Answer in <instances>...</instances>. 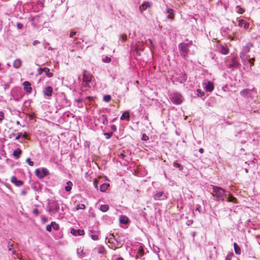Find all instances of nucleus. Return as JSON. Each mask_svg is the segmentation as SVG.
Here are the masks:
<instances>
[{"label": "nucleus", "mask_w": 260, "mask_h": 260, "mask_svg": "<svg viewBox=\"0 0 260 260\" xmlns=\"http://www.w3.org/2000/svg\"><path fill=\"white\" fill-rule=\"evenodd\" d=\"M212 188V196L215 198L216 201H223L226 198V194H225L226 191L222 188L215 186L211 185Z\"/></svg>", "instance_id": "obj_1"}, {"label": "nucleus", "mask_w": 260, "mask_h": 260, "mask_svg": "<svg viewBox=\"0 0 260 260\" xmlns=\"http://www.w3.org/2000/svg\"><path fill=\"white\" fill-rule=\"evenodd\" d=\"M192 44V41H190L188 43H181L178 45L179 51L182 57H186L188 56L189 52V47Z\"/></svg>", "instance_id": "obj_2"}, {"label": "nucleus", "mask_w": 260, "mask_h": 260, "mask_svg": "<svg viewBox=\"0 0 260 260\" xmlns=\"http://www.w3.org/2000/svg\"><path fill=\"white\" fill-rule=\"evenodd\" d=\"M253 47V44L251 42L247 43L242 48V50L240 53V57L242 60L245 59V58H248L250 57V55L247 54L250 51L252 48Z\"/></svg>", "instance_id": "obj_3"}, {"label": "nucleus", "mask_w": 260, "mask_h": 260, "mask_svg": "<svg viewBox=\"0 0 260 260\" xmlns=\"http://www.w3.org/2000/svg\"><path fill=\"white\" fill-rule=\"evenodd\" d=\"M93 75L90 73L87 72L86 71H84L83 76V84L85 87L89 88V83L91 81Z\"/></svg>", "instance_id": "obj_4"}, {"label": "nucleus", "mask_w": 260, "mask_h": 260, "mask_svg": "<svg viewBox=\"0 0 260 260\" xmlns=\"http://www.w3.org/2000/svg\"><path fill=\"white\" fill-rule=\"evenodd\" d=\"M35 175L40 179L44 178L49 174L48 170L43 168L42 169H37L35 171Z\"/></svg>", "instance_id": "obj_5"}, {"label": "nucleus", "mask_w": 260, "mask_h": 260, "mask_svg": "<svg viewBox=\"0 0 260 260\" xmlns=\"http://www.w3.org/2000/svg\"><path fill=\"white\" fill-rule=\"evenodd\" d=\"M171 100L173 103L176 105H179L182 102V97L178 93H175L171 97Z\"/></svg>", "instance_id": "obj_6"}, {"label": "nucleus", "mask_w": 260, "mask_h": 260, "mask_svg": "<svg viewBox=\"0 0 260 260\" xmlns=\"http://www.w3.org/2000/svg\"><path fill=\"white\" fill-rule=\"evenodd\" d=\"M203 86L207 91L211 92L214 89V84L211 81L205 80L203 82Z\"/></svg>", "instance_id": "obj_7"}, {"label": "nucleus", "mask_w": 260, "mask_h": 260, "mask_svg": "<svg viewBox=\"0 0 260 260\" xmlns=\"http://www.w3.org/2000/svg\"><path fill=\"white\" fill-rule=\"evenodd\" d=\"M153 198L155 200H164L167 199V197L163 191H159L154 195Z\"/></svg>", "instance_id": "obj_8"}, {"label": "nucleus", "mask_w": 260, "mask_h": 260, "mask_svg": "<svg viewBox=\"0 0 260 260\" xmlns=\"http://www.w3.org/2000/svg\"><path fill=\"white\" fill-rule=\"evenodd\" d=\"M71 234L75 236H83L84 235L85 232L83 230H76L75 229H72L70 232Z\"/></svg>", "instance_id": "obj_9"}, {"label": "nucleus", "mask_w": 260, "mask_h": 260, "mask_svg": "<svg viewBox=\"0 0 260 260\" xmlns=\"http://www.w3.org/2000/svg\"><path fill=\"white\" fill-rule=\"evenodd\" d=\"M152 3L148 2H144L140 6L139 9L141 12L146 10L147 8L151 7Z\"/></svg>", "instance_id": "obj_10"}, {"label": "nucleus", "mask_w": 260, "mask_h": 260, "mask_svg": "<svg viewBox=\"0 0 260 260\" xmlns=\"http://www.w3.org/2000/svg\"><path fill=\"white\" fill-rule=\"evenodd\" d=\"M219 51L223 55H226L229 52V49L226 46L220 45L218 47Z\"/></svg>", "instance_id": "obj_11"}, {"label": "nucleus", "mask_w": 260, "mask_h": 260, "mask_svg": "<svg viewBox=\"0 0 260 260\" xmlns=\"http://www.w3.org/2000/svg\"><path fill=\"white\" fill-rule=\"evenodd\" d=\"M23 85L24 86V90L27 92V93H31L32 91V88L31 87V84L28 81H24L23 83Z\"/></svg>", "instance_id": "obj_12"}, {"label": "nucleus", "mask_w": 260, "mask_h": 260, "mask_svg": "<svg viewBox=\"0 0 260 260\" xmlns=\"http://www.w3.org/2000/svg\"><path fill=\"white\" fill-rule=\"evenodd\" d=\"M254 89H255L254 88H252V89H247V88L244 89L240 91V93L241 95H242V96L245 97V98H248V95H249L250 94V93L252 91L254 90Z\"/></svg>", "instance_id": "obj_13"}, {"label": "nucleus", "mask_w": 260, "mask_h": 260, "mask_svg": "<svg viewBox=\"0 0 260 260\" xmlns=\"http://www.w3.org/2000/svg\"><path fill=\"white\" fill-rule=\"evenodd\" d=\"M89 232H90V234H89L90 237L93 240L96 241V240H99V234H100V233L99 231H94L91 230L89 231Z\"/></svg>", "instance_id": "obj_14"}, {"label": "nucleus", "mask_w": 260, "mask_h": 260, "mask_svg": "<svg viewBox=\"0 0 260 260\" xmlns=\"http://www.w3.org/2000/svg\"><path fill=\"white\" fill-rule=\"evenodd\" d=\"M44 95L47 96H51L53 93V88L51 86H47L43 90Z\"/></svg>", "instance_id": "obj_15"}, {"label": "nucleus", "mask_w": 260, "mask_h": 260, "mask_svg": "<svg viewBox=\"0 0 260 260\" xmlns=\"http://www.w3.org/2000/svg\"><path fill=\"white\" fill-rule=\"evenodd\" d=\"M11 181L17 186H20L23 184V182L21 180H18L15 176H12L11 177Z\"/></svg>", "instance_id": "obj_16"}, {"label": "nucleus", "mask_w": 260, "mask_h": 260, "mask_svg": "<svg viewBox=\"0 0 260 260\" xmlns=\"http://www.w3.org/2000/svg\"><path fill=\"white\" fill-rule=\"evenodd\" d=\"M40 71H43L45 73L46 75L48 77H51L53 76V73L50 72V70L48 68H40L38 70L39 74H41Z\"/></svg>", "instance_id": "obj_17"}, {"label": "nucleus", "mask_w": 260, "mask_h": 260, "mask_svg": "<svg viewBox=\"0 0 260 260\" xmlns=\"http://www.w3.org/2000/svg\"><path fill=\"white\" fill-rule=\"evenodd\" d=\"M238 25L240 27H243L245 29H248L249 26V23L244 20H239Z\"/></svg>", "instance_id": "obj_18"}, {"label": "nucleus", "mask_w": 260, "mask_h": 260, "mask_svg": "<svg viewBox=\"0 0 260 260\" xmlns=\"http://www.w3.org/2000/svg\"><path fill=\"white\" fill-rule=\"evenodd\" d=\"M166 12L169 14V15L167 16L168 19H172L174 18V11L173 9L171 8H167L166 9Z\"/></svg>", "instance_id": "obj_19"}, {"label": "nucleus", "mask_w": 260, "mask_h": 260, "mask_svg": "<svg viewBox=\"0 0 260 260\" xmlns=\"http://www.w3.org/2000/svg\"><path fill=\"white\" fill-rule=\"evenodd\" d=\"M108 242L113 243V240L116 242L117 245H119L118 244V241L117 239L115 238L114 234H110L108 237Z\"/></svg>", "instance_id": "obj_20"}, {"label": "nucleus", "mask_w": 260, "mask_h": 260, "mask_svg": "<svg viewBox=\"0 0 260 260\" xmlns=\"http://www.w3.org/2000/svg\"><path fill=\"white\" fill-rule=\"evenodd\" d=\"M21 153H22V151H21V149L20 148H17L14 151L13 154V156L16 158L17 159V158H19L20 155L21 154Z\"/></svg>", "instance_id": "obj_21"}, {"label": "nucleus", "mask_w": 260, "mask_h": 260, "mask_svg": "<svg viewBox=\"0 0 260 260\" xmlns=\"http://www.w3.org/2000/svg\"><path fill=\"white\" fill-rule=\"evenodd\" d=\"M234 248L235 250V252L237 255H240L241 253V248L236 243H234Z\"/></svg>", "instance_id": "obj_22"}, {"label": "nucleus", "mask_w": 260, "mask_h": 260, "mask_svg": "<svg viewBox=\"0 0 260 260\" xmlns=\"http://www.w3.org/2000/svg\"><path fill=\"white\" fill-rule=\"evenodd\" d=\"M127 118V120H129V113L128 111H125L120 117V120H123Z\"/></svg>", "instance_id": "obj_23"}, {"label": "nucleus", "mask_w": 260, "mask_h": 260, "mask_svg": "<svg viewBox=\"0 0 260 260\" xmlns=\"http://www.w3.org/2000/svg\"><path fill=\"white\" fill-rule=\"evenodd\" d=\"M14 68L19 69L21 66V61L19 59H17L14 60L13 64Z\"/></svg>", "instance_id": "obj_24"}, {"label": "nucleus", "mask_w": 260, "mask_h": 260, "mask_svg": "<svg viewBox=\"0 0 260 260\" xmlns=\"http://www.w3.org/2000/svg\"><path fill=\"white\" fill-rule=\"evenodd\" d=\"M99 120L100 122L102 123L103 124H106V122L107 121V118L106 115H102L100 116L99 118Z\"/></svg>", "instance_id": "obj_25"}, {"label": "nucleus", "mask_w": 260, "mask_h": 260, "mask_svg": "<svg viewBox=\"0 0 260 260\" xmlns=\"http://www.w3.org/2000/svg\"><path fill=\"white\" fill-rule=\"evenodd\" d=\"M73 186V183L71 181H68L67 182L66 186H65V190L67 191H70L71 190Z\"/></svg>", "instance_id": "obj_26"}, {"label": "nucleus", "mask_w": 260, "mask_h": 260, "mask_svg": "<svg viewBox=\"0 0 260 260\" xmlns=\"http://www.w3.org/2000/svg\"><path fill=\"white\" fill-rule=\"evenodd\" d=\"M226 201H227V202H233L234 203H237V199L231 194H229V196L227 198Z\"/></svg>", "instance_id": "obj_27"}, {"label": "nucleus", "mask_w": 260, "mask_h": 260, "mask_svg": "<svg viewBox=\"0 0 260 260\" xmlns=\"http://www.w3.org/2000/svg\"><path fill=\"white\" fill-rule=\"evenodd\" d=\"M238 62L236 58H232V63L228 64L229 68L237 67L238 66Z\"/></svg>", "instance_id": "obj_28"}, {"label": "nucleus", "mask_w": 260, "mask_h": 260, "mask_svg": "<svg viewBox=\"0 0 260 260\" xmlns=\"http://www.w3.org/2000/svg\"><path fill=\"white\" fill-rule=\"evenodd\" d=\"M109 185L107 183H103L100 186V190L102 192H105L108 189Z\"/></svg>", "instance_id": "obj_29"}, {"label": "nucleus", "mask_w": 260, "mask_h": 260, "mask_svg": "<svg viewBox=\"0 0 260 260\" xmlns=\"http://www.w3.org/2000/svg\"><path fill=\"white\" fill-rule=\"evenodd\" d=\"M120 223L126 224L127 223L128 219L125 216H121L119 218Z\"/></svg>", "instance_id": "obj_30"}, {"label": "nucleus", "mask_w": 260, "mask_h": 260, "mask_svg": "<svg viewBox=\"0 0 260 260\" xmlns=\"http://www.w3.org/2000/svg\"><path fill=\"white\" fill-rule=\"evenodd\" d=\"M246 60H247L250 66L254 65V61H255V58L254 57H249L248 58H245V59H243L242 62L245 61Z\"/></svg>", "instance_id": "obj_31"}, {"label": "nucleus", "mask_w": 260, "mask_h": 260, "mask_svg": "<svg viewBox=\"0 0 260 260\" xmlns=\"http://www.w3.org/2000/svg\"><path fill=\"white\" fill-rule=\"evenodd\" d=\"M246 60H247L250 66L254 65V61H255V58L254 57H249L248 58H245V59H243L242 62L245 61Z\"/></svg>", "instance_id": "obj_32"}, {"label": "nucleus", "mask_w": 260, "mask_h": 260, "mask_svg": "<svg viewBox=\"0 0 260 260\" xmlns=\"http://www.w3.org/2000/svg\"><path fill=\"white\" fill-rule=\"evenodd\" d=\"M109 209V206L107 205H102L100 207V210L104 212L107 211Z\"/></svg>", "instance_id": "obj_33"}, {"label": "nucleus", "mask_w": 260, "mask_h": 260, "mask_svg": "<svg viewBox=\"0 0 260 260\" xmlns=\"http://www.w3.org/2000/svg\"><path fill=\"white\" fill-rule=\"evenodd\" d=\"M236 11L239 14H242L245 12V10L241 8L239 6H237L236 8Z\"/></svg>", "instance_id": "obj_34"}, {"label": "nucleus", "mask_w": 260, "mask_h": 260, "mask_svg": "<svg viewBox=\"0 0 260 260\" xmlns=\"http://www.w3.org/2000/svg\"><path fill=\"white\" fill-rule=\"evenodd\" d=\"M55 223V222L54 221H52L51 222V224H49L48 225H47L46 226V230L48 232H51V230H52V225H53V224Z\"/></svg>", "instance_id": "obj_35"}, {"label": "nucleus", "mask_w": 260, "mask_h": 260, "mask_svg": "<svg viewBox=\"0 0 260 260\" xmlns=\"http://www.w3.org/2000/svg\"><path fill=\"white\" fill-rule=\"evenodd\" d=\"M85 208V205L83 204H79L76 207V209L77 210H79V209H84Z\"/></svg>", "instance_id": "obj_36"}, {"label": "nucleus", "mask_w": 260, "mask_h": 260, "mask_svg": "<svg viewBox=\"0 0 260 260\" xmlns=\"http://www.w3.org/2000/svg\"><path fill=\"white\" fill-rule=\"evenodd\" d=\"M111 97L110 95H106L104 96V100L106 102H109L111 101Z\"/></svg>", "instance_id": "obj_37"}, {"label": "nucleus", "mask_w": 260, "mask_h": 260, "mask_svg": "<svg viewBox=\"0 0 260 260\" xmlns=\"http://www.w3.org/2000/svg\"><path fill=\"white\" fill-rule=\"evenodd\" d=\"M103 62H107V63H109L111 62V59L110 57H109L108 56H105V57H104L103 58Z\"/></svg>", "instance_id": "obj_38"}, {"label": "nucleus", "mask_w": 260, "mask_h": 260, "mask_svg": "<svg viewBox=\"0 0 260 260\" xmlns=\"http://www.w3.org/2000/svg\"><path fill=\"white\" fill-rule=\"evenodd\" d=\"M113 133L112 132L111 133H105L104 134V135L105 136L106 138L107 139H110L113 135Z\"/></svg>", "instance_id": "obj_39"}, {"label": "nucleus", "mask_w": 260, "mask_h": 260, "mask_svg": "<svg viewBox=\"0 0 260 260\" xmlns=\"http://www.w3.org/2000/svg\"><path fill=\"white\" fill-rule=\"evenodd\" d=\"M234 254L233 253H230L227 255L226 256L225 260H231Z\"/></svg>", "instance_id": "obj_40"}, {"label": "nucleus", "mask_w": 260, "mask_h": 260, "mask_svg": "<svg viewBox=\"0 0 260 260\" xmlns=\"http://www.w3.org/2000/svg\"><path fill=\"white\" fill-rule=\"evenodd\" d=\"M197 92L199 96H202L204 95V92L200 89H197Z\"/></svg>", "instance_id": "obj_41"}, {"label": "nucleus", "mask_w": 260, "mask_h": 260, "mask_svg": "<svg viewBox=\"0 0 260 260\" xmlns=\"http://www.w3.org/2000/svg\"><path fill=\"white\" fill-rule=\"evenodd\" d=\"M4 118H5L4 113H3V112L0 111V123H1L2 122V121L4 119Z\"/></svg>", "instance_id": "obj_42"}, {"label": "nucleus", "mask_w": 260, "mask_h": 260, "mask_svg": "<svg viewBox=\"0 0 260 260\" xmlns=\"http://www.w3.org/2000/svg\"><path fill=\"white\" fill-rule=\"evenodd\" d=\"M26 161L28 163V164L30 166H33L34 162L31 160L30 158H27L26 160Z\"/></svg>", "instance_id": "obj_43"}, {"label": "nucleus", "mask_w": 260, "mask_h": 260, "mask_svg": "<svg viewBox=\"0 0 260 260\" xmlns=\"http://www.w3.org/2000/svg\"><path fill=\"white\" fill-rule=\"evenodd\" d=\"M98 184H99L98 180L96 179H94V180L93 181V185L96 189H98Z\"/></svg>", "instance_id": "obj_44"}, {"label": "nucleus", "mask_w": 260, "mask_h": 260, "mask_svg": "<svg viewBox=\"0 0 260 260\" xmlns=\"http://www.w3.org/2000/svg\"><path fill=\"white\" fill-rule=\"evenodd\" d=\"M52 227L53 229V230H54L55 231L58 230L59 229L58 224H56L55 222V223L53 224V225H52Z\"/></svg>", "instance_id": "obj_45"}, {"label": "nucleus", "mask_w": 260, "mask_h": 260, "mask_svg": "<svg viewBox=\"0 0 260 260\" xmlns=\"http://www.w3.org/2000/svg\"><path fill=\"white\" fill-rule=\"evenodd\" d=\"M149 139L148 137L145 134H144L142 135V140L143 141H147Z\"/></svg>", "instance_id": "obj_46"}, {"label": "nucleus", "mask_w": 260, "mask_h": 260, "mask_svg": "<svg viewBox=\"0 0 260 260\" xmlns=\"http://www.w3.org/2000/svg\"><path fill=\"white\" fill-rule=\"evenodd\" d=\"M13 243H11L10 242H9L8 243V250L9 251H11L12 250V247H13Z\"/></svg>", "instance_id": "obj_47"}, {"label": "nucleus", "mask_w": 260, "mask_h": 260, "mask_svg": "<svg viewBox=\"0 0 260 260\" xmlns=\"http://www.w3.org/2000/svg\"><path fill=\"white\" fill-rule=\"evenodd\" d=\"M140 45H141V43H139V44H136V49H140L141 50H143L144 48L141 47Z\"/></svg>", "instance_id": "obj_48"}, {"label": "nucleus", "mask_w": 260, "mask_h": 260, "mask_svg": "<svg viewBox=\"0 0 260 260\" xmlns=\"http://www.w3.org/2000/svg\"><path fill=\"white\" fill-rule=\"evenodd\" d=\"M193 222V220L192 219H189V220H188L186 222V224L188 225V226H189V225H191Z\"/></svg>", "instance_id": "obj_49"}, {"label": "nucleus", "mask_w": 260, "mask_h": 260, "mask_svg": "<svg viewBox=\"0 0 260 260\" xmlns=\"http://www.w3.org/2000/svg\"><path fill=\"white\" fill-rule=\"evenodd\" d=\"M174 166L175 167H177V168H179L180 170L181 169L182 166H181L180 164H178V163H177V162H175V163L174 164Z\"/></svg>", "instance_id": "obj_50"}, {"label": "nucleus", "mask_w": 260, "mask_h": 260, "mask_svg": "<svg viewBox=\"0 0 260 260\" xmlns=\"http://www.w3.org/2000/svg\"><path fill=\"white\" fill-rule=\"evenodd\" d=\"M22 133H19L17 136L15 137L16 140H18L21 137H22Z\"/></svg>", "instance_id": "obj_51"}, {"label": "nucleus", "mask_w": 260, "mask_h": 260, "mask_svg": "<svg viewBox=\"0 0 260 260\" xmlns=\"http://www.w3.org/2000/svg\"><path fill=\"white\" fill-rule=\"evenodd\" d=\"M17 26L19 29H22L23 27V24L21 23H17Z\"/></svg>", "instance_id": "obj_52"}, {"label": "nucleus", "mask_w": 260, "mask_h": 260, "mask_svg": "<svg viewBox=\"0 0 260 260\" xmlns=\"http://www.w3.org/2000/svg\"><path fill=\"white\" fill-rule=\"evenodd\" d=\"M122 39L123 41H125L127 40V36L125 34L122 35Z\"/></svg>", "instance_id": "obj_53"}, {"label": "nucleus", "mask_w": 260, "mask_h": 260, "mask_svg": "<svg viewBox=\"0 0 260 260\" xmlns=\"http://www.w3.org/2000/svg\"><path fill=\"white\" fill-rule=\"evenodd\" d=\"M76 31H71L70 32V37L71 38H72L73 36H74L75 35H76Z\"/></svg>", "instance_id": "obj_54"}, {"label": "nucleus", "mask_w": 260, "mask_h": 260, "mask_svg": "<svg viewBox=\"0 0 260 260\" xmlns=\"http://www.w3.org/2000/svg\"><path fill=\"white\" fill-rule=\"evenodd\" d=\"M148 42H149V45L151 47H154V45L153 44V42H152V40L151 39H148Z\"/></svg>", "instance_id": "obj_55"}, {"label": "nucleus", "mask_w": 260, "mask_h": 260, "mask_svg": "<svg viewBox=\"0 0 260 260\" xmlns=\"http://www.w3.org/2000/svg\"><path fill=\"white\" fill-rule=\"evenodd\" d=\"M32 213L34 214L38 215L39 214V211L37 209H35L33 210Z\"/></svg>", "instance_id": "obj_56"}, {"label": "nucleus", "mask_w": 260, "mask_h": 260, "mask_svg": "<svg viewBox=\"0 0 260 260\" xmlns=\"http://www.w3.org/2000/svg\"><path fill=\"white\" fill-rule=\"evenodd\" d=\"M40 43V42L39 41H37V40H35L32 43V45L34 46H36V45L37 44H39Z\"/></svg>", "instance_id": "obj_57"}, {"label": "nucleus", "mask_w": 260, "mask_h": 260, "mask_svg": "<svg viewBox=\"0 0 260 260\" xmlns=\"http://www.w3.org/2000/svg\"><path fill=\"white\" fill-rule=\"evenodd\" d=\"M119 156L122 158H124L125 157V155L123 153L119 154Z\"/></svg>", "instance_id": "obj_58"}, {"label": "nucleus", "mask_w": 260, "mask_h": 260, "mask_svg": "<svg viewBox=\"0 0 260 260\" xmlns=\"http://www.w3.org/2000/svg\"><path fill=\"white\" fill-rule=\"evenodd\" d=\"M21 136H22V137L26 138L27 136V134L26 132H24L23 134L22 133Z\"/></svg>", "instance_id": "obj_59"}, {"label": "nucleus", "mask_w": 260, "mask_h": 260, "mask_svg": "<svg viewBox=\"0 0 260 260\" xmlns=\"http://www.w3.org/2000/svg\"><path fill=\"white\" fill-rule=\"evenodd\" d=\"M15 136V134L14 133H12V134L9 135V138L11 139L13 137H14Z\"/></svg>", "instance_id": "obj_60"}, {"label": "nucleus", "mask_w": 260, "mask_h": 260, "mask_svg": "<svg viewBox=\"0 0 260 260\" xmlns=\"http://www.w3.org/2000/svg\"><path fill=\"white\" fill-rule=\"evenodd\" d=\"M76 101L79 103H80L83 102V100L82 99H78L76 100Z\"/></svg>", "instance_id": "obj_61"}, {"label": "nucleus", "mask_w": 260, "mask_h": 260, "mask_svg": "<svg viewBox=\"0 0 260 260\" xmlns=\"http://www.w3.org/2000/svg\"><path fill=\"white\" fill-rule=\"evenodd\" d=\"M111 129H113L114 131H116V127L115 125H112L111 126Z\"/></svg>", "instance_id": "obj_62"}, {"label": "nucleus", "mask_w": 260, "mask_h": 260, "mask_svg": "<svg viewBox=\"0 0 260 260\" xmlns=\"http://www.w3.org/2000/svg\"><path fill=\"white\" fill-rule=\"evenodd\" d=\"M204 150L203 148H200L199 150V152L201 153H203L204 152Z\"/></svg>", "instance_id": "obj_63"}, {"label": "nucleus", "mask_w": 260, "mask_h": 260, "mask_svg": "<svg viewBox=\"0 0 260 260\" xmlns=\"http://www.w3.org/2000/svg\"><path fill=\"white\" fill-rule=\"evenodd\" d=\"M26 191H24V190H22V191H21V194H22V195H23V196H25V195L26 194Z\"/></svg>", "instance_id": "obj_64"}]
</instances>
